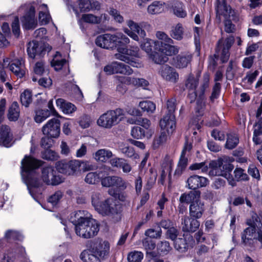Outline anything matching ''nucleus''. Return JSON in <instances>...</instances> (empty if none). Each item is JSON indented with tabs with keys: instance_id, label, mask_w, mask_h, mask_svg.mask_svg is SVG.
<instances>
[{
	"instance_id": "nucleus-1",
	"label": "nucleus",
	"mask_w": 262,
	"mask_h": 262,
	"mask_svg": "<svg viewBox=\"0 0 262 262\" xmlns=\"http://www.w3.org/2000/svg\"><path fill=\"white\" fill-rule=\"evenodd\" d=\"M95 42L98 46L102 48L116 49L117 53L114 54L116 59L135 68H141L143 67L140 60L141 55L139 48L135 46L126 47V45L130 42V39L122 33L105 34L99 36Z\"/></svg>"
},
{
	"instance_id": "nucleus-2",
	"label": "nucleus",
	"mask_w": 262,
	"mask_h": 262,
	"mask_svg": "<svg viewBox=\"0 0 262 262\" xmlns=\"http://www.w3.org/2000/svg\"><path fill=\"white\" fill-rule=\"evenodd\" d=\"M75 220L72 221L75 225L76 234L84 238H90L96 236L99 231V224L92 218L86 211L78 210L74 213Z\"/></svg>"
},
{
	"instance_id": "nucleus-3",
	"label": "nucleus",
	"mask_w": 262,
	"mask_h": 262,
	"mask_svg": "<svg viewBox=\"0 0 262 262\" xmlns=\"http://www.w3.org/2000/svg\"><path fill=\"white\" fill-rule=\"evenodd\" d=\"M42 164L41 160L36 159L31 156H25L21 162V177L33 197V189L39 186L38 174L35 170Z\"/></svg>"
},
{
	"instance_id": "nucleus-4",
	"label": "nucleus",
	"mask_w": 262,
	"mask_h": 262,
	"mask_svg": "<svg viewBox=\"0 0 262 262\" xmlns=\"http://www.w3.org/2000/svg\"><path fill=\"white\" fill-rule=\"evenodd\" d=\"M209 176H222L227 180L229 185H236V181L231 174L234 166L227 159L220 158L212 161L209 163Z\"/></svg>"
},
{
	"instance_id": "nucleus-5",
	"label": "nucleus",
	"mask_w": 262,
	"mask_h": 262,
	"mask_svg": "<svg viewBox=\"0 0 262 262\" xmlns=\"http://www.w3.org/2000/svg\"><path fill=\"white\" fill-rule=\"evenodd\" d=\"M125 112L120 108L110 110L101 115L97 120V124L105 128H111L125 118Z\"/></svg>"
},
{
	"instance_id": "nucleus-6",
	"label": "nucleus",
	"mask_w": 262,
	"mask_h": 262,
	"mask_svg": "<svg viewBox=\"0 0 262 262\" xmlns=\"http://www.w3.org/2000/svg\"><path fill=\"white\" fill-rule=\"evenodd\" d=\"M216 16L220 20L223 17L225 19V30L227 33L233 32L235 30V26L229 19L233 17L234 12L230 7L227 6L225 0H216Z\"/></svg>"
},
{
	"instance_id": "nucleus-7",
	"label": "nucleus",
	"mask_w": 262,
	"mask_h": 262,
	"mask_svg": "<svg viewBox=\"0 0 262 262\" xmlns=\"http://www.w3.org/2000/svg\"><path fill=\"white\" fill-rule=\"evenodd\" d=\"M96 211L103 216H108L115 221L120 219V205L116 204L113 199L107 198Z\"/></svg>"
},
{
	"instance_id": "nucleus-8",
	"label": "nucleus",
	"mask_w": 262,
	"mask_h": 262,
	"mask_svg": "<svg viewBox=\"0 0 262 262\" xmlns=\"http://www.w3.org/2000/svg\"><path fill=\"white\" fill-rule=\"evenodd\" d=\"M19 12H25L22 22L24 27L27 29H32L37 26V21L35 18V8L28 4L21 6L18 9Z\"/></svg>"
},
{
	"instance_id": "nucleus-9",
	"label": "nucleus",
	"mask_w": 262,
	"mask_h": 262,
	"mask_svg": "<svg viewBox=\"0 0 262 262\" xmlns=\"http://www.w3.org/2000/svg\"><path fill=\"white\" fill-rule=\"evenodd\" d=\"M104 72L107 75L120 74L124 75H132L134 71L132 68L123 62L113 61L104 67Z\"/></svg>"
},
{
	"instance_id": "nucleus-10",
	"label": "nucleus",
	"mask_w": 262,
	"mask_h": 262,
	"mask_svg": "<svg viewBox=\"0 0 262 262\" xmlns=\"http://www.w3.org/2000/svg\"><path fill=\"white\" fill-rule=\"evenodd\" d=\"M43 134L49 138H57L60 133V121L54 118L50 119L42 126Z\"/></svg>"
},
{
	"instance_id": "nucleus-11",
	"label": "nucleus",
	"mask_w": 262,
	"mask_h": 262,
	"mask_svg": "<svg viewBox=\"0 0 262 262\" xmlns=\"http://www.w3.org/2000/svg\"><path fill=\"white\" fill-rule=\"evenodd\" d=\"M79 160H71L68 162L59 161L56 164L59 172L67 175H74L81 170Z\"/></svg>"
},
{
	"instance_id": "nucleus-12",
	"label": "nucleus",
	"mask_w": 262,
	"mask_h": 262,
	"mask_svg": "<svg viewBox=\"0 0 262 262\" xmlns=\"http://www.w3.org/2000/svg\"><path fill=\"white\" fill-rule=\"evenodd\" d=\"M51 47L47 45L35 40L30 41L28 45L27 52L29 56L33 59L43 55L46 51H50Z\"/></svg>"
},
{
	"instance_id": "nucleus-13",
	"label": "nucleus",
	"mask_w": 262,
	"mask_h": 262,
	"mask_svg": "<svg viewBox=\"0 0 262 262\" xmlns=\"http://www.w3.org/2000/svg\"><path fill=\"white\" fill-rule=\"evenodd\" d=\"M126 24L128 28H124L123 30L125 34L134 40L138 41L139 40V36L142 38H144L146 36L145 31L138 23L132 20H128L126 21Z\"/></svg>"
},
{
	"instance_id": "nucleus-14",
	"label": "nucleus",
	"mask_w": 262,
	"mask_h": 262,
	"mask_svg": "<svg viewBox=\"0 0 262 262\" xmlns=\"http://www.w3.org/2000/svg\"><path fill=\"white\" fill-rule=\"evenodd\" d=\"M242 239L246 245L253 244L254 240H258L262 244V231L259 230L256 231L254 227H249L244 230Z\"/></svg>"
},
{
	"instance_id": "nucleus-15",
	"label": "nucleus",
	"mask_w": 262,
	"mask_h": 262,
	"mask_svg": "<svg viewBox=\"0 0 262 262\" xmlns=\"http://www.w3.org/2000/svg\"><path fill=\"white\" fill-rule=\"evenodd\" d=\"M234 42V38L232 36L219 40L217 50L221 52V58L223 62H227L230 56L229 49Z\"/></svg>"
},
{
	"instance_id": "nucleus-16",
	"label": "nucleus",
	"mask_w": 262,
	"mask_h": 262,
	"mask_svg": "<svg viewBox=\"0 0 262 262\" xmlns=\"http://www.w3.org/2000/svg\"><path fill=\"white\" fill-rule=\"evenodd\" d=\"M161 132H165L168 135H171L176 128V121L174 115H165L160 121Z\"/></svg>"
},
{
	"instance_id": "nucleus-17",
	"label": "nucleus",
	"mask_w": 262,
	"mask_h": 262,
	"mask_svg": "<svg viewBox=\"0 0 262 262\" xmlns=\"http://www.w3.org/2000/svg\"><path fill=\"white\" fill-rule=\"evenodd\" d=\"M56 171L52 166L44 167L42 171L43 181L48 185H56L62 182L61 178L55 174Z\"/></svg>"
},
{
	"instance_id": "nucleus-18",
	"label": "nucleus",
	"mask_w": 262,
	"mask_h": 262,
	"mask_svg": "<svg viewBox=\"0 0 262 262\" xmlns=\"http://www.w3.org/2000/svg\"><path fill=\"white\" fill-rule=\"evenodd\" d=\"M9 70L17 78H23L26 72L25 60L22 58L14 59L9 65Z\"/></svg>"
},
{
	"instance_id": "nucleus-19",
	"label": "nucleus",
	"mask_w": 262,
	"mask_h": 262,
	"mask_svg": "<svg viewBox=\"0 0 262 262\" xmlns=\"http://www.w3.org/2000/svg\"><path fill=\"white\" fill-rule=\"evenodd\" d=\"M209 180L205 177L198 175L190 176L187 180V187L190 189H196L206 187L209 184Z\"/></svg>"
},
{
	"instance_id": "nucleus-20",
	"label": "nucleus",
	"mask_w": 262,
	"mask_h": 262,
	"mask_svg": "<svg viewBox=\"0 0 262 262\" xmlns=\"http://www.w3.org/2000/svg\"><path fill=\"white\" fill-rule=\"evenodd\" d=\"M110 246L108 242L105 241H99L96 242L95 246L93 248V252L101 259L106 258L110 253Z\"/></svg>"
},
{
	"instance_id": "nucleus-21",
	"label": "nucleus",
	"mask_w": 262,
	"mask_h": 262,
	"mask_svg": "<svg viewBox=\"0 0 262 262\" xmlns=\"http://www.w3.org/2000/svg\"><path fill=\"white\" fill-rule=\"evenodd\" d=\"M101 184L106 187L115 186L122 189L126 187V182L121 178L117 176H108L104 178L101 180Z\"/></svg>"
},
{
	"instance_id": "nucleus-22",
	"label": "nucleus",
	"mask_w": 262,
	"mask_h": 262,
	"mask_svg": "<svg viewBox=\"0 0 262 262\" xmlns=\"http://www.w3.org/2000/svg\"><path fill=\"white\" fill-rule=\"evenodd\" d=\"M195 219L188 216H185L182 219V228L183 231L194 232L199 228L200 223Z\"/></svg>"
},
{
	"instance_id": "nucleus-23",
	"label": "nucleus",
	"mask_w": 262,
	"mask_h": 262,
	"mask_svg": "<svg viewBox=\"0 0 262 262\" xmlns=\"http://www.w3.org/2000/svg\"><path fill=\"white\" fill-rule=\"evenodd\" d=\"M117 79L122 83L142 87L144 89H146L149 84L148 82L143 78H137L134 77L119 76L117 77Z\"/></svg>"
},
{
	"instance_id": "nucleus-24",
	"label": "nucleus",
	"mask_w": 262,
	"mask_h": 262,
	"mask_svg": "<svg viewBox=\"0 0 262 262\" xmlns=\"http://www.w3.org/2000/svg\"><path fill=\"white\" fill-rule=\"evenodd\" d=\"M205 210L204 203L201 201L200 198L194 203L190 205L189 207L190 216L195 219H200L202 216Z\"/></svg>"
},
{
	"instance_id": "nucleus-25",
	"label": "nucleus",
	"mask_w": 262,
	"mask_h": 262,
	"mask_svg": "<svg viewBox=\"0 0 262 262\" xmlns=\"http://www.w3.org/2000/svg\"><path fill=\"white\" fill-rule=\"evenodd\" d=\"M113 156L111 150L107 148H101L93 153V158L99 163H105L113 158Z\"/></svg>"
},
{
	"instance_id": "nucleus-26",
	"label": "nucleus",
	"mask_w": 262,
	"mask_h": 262,
	"mask_svg": "<svg viewBox=\"0 0 262 262\" xmlns=\"http://www.w3.org/2000/svg\"><path fill=\"white\" fill-rule=\"evenodd\" d=\"M160 73L164 79L172 83H176L179 78V75L175 70L167 66H163Z\"/></svg>"
},
{
	"instance_id": "nucleus-27",
	"label": "nucleus",
	"mask_w": 262,
	"mask_h": 262,
	"mask_svg": "<svg viewBox=\"0 0 262 262\" xmlns=\"http://www.w3.org/2000/svg\"><path fill=\"white\" fill-rule=\"evenodd\" d=\"M154 130H145L139 126H134L131 130L132 136L137 139H142L144 138L149 139L152 136Z\"/></svg>"
},
{
	"instance_id": "nucleus-28",
	"label": "nucleus",
	"mask_w": 262,
	"mask_h": 262,
	"mask_svg": "<svg viewBox=\"0 0 262 262\" xmlns=\"http://www.w3.org/2000/svg\"><path fill=\"white\" fill-rule=\"evenodd\" d=\"M79 8L81 12H89L99 10L100 5L95 0H79Z\"/></svg>"
},
{
	"instance_id": "nucleus-29",
	"label": "nucleus",
	"mask_w": 262,
	"mask_h": 262,
	"mask_svg": "<svg viewBox=\"0 0 262 262\" xmlns=\"http://www.w3.org/2000/svg\"><path fill=\"white\" fill-rule=\"evenodd\" d=\"M200 198V192L199 191H191L188 193H182L179 199L181 204H193Z\"/></svg>"
},
{
	"instance_id": "nucleus-30",
	"label": "nucleus",
	"mask_w": 262,
	"mask_h": 262,
	"mask_svg": "<svg viewBox=\"0 0 262 262\" xmlns=\"http://www.w3.org/2000/svg\"><path fill=\"white\" fill-rule=\"evenodd\" d=\"M10 128L6 126H2L0 128V145L6 147L11 145L12 141V135L10 132Z\"/></svg>"
},
{
	"instance_id": "nucleus-31",
	"label": "nucleus",
	"mask_w": 262,
	"mask_h": 262,
	"mask_svg": "<svg viewBox=\"0 0 262 262\" xmlns=\"http://www.w3.org/2000/svg\"><path fill=\"white\" fill-rule=\"evenodd\" d=\"M173 43L165 42L160 43L158 51L167 56H172L177 54L179 52V48L177 46L172 45Z\"/></svg>"
},
{
	"instance_id": "nucleus-32",
	"label": "nucleus",
	"mask_w": 262,
	"mask_h": 262,
	"mask_svg": "<svg viewBox=\"0 0 262 262\" xmlns=\"http://www.w3.org/2000/svg\"><path fill=\"white\" fill-rule=\"evenodd\" d=\"M199 74H190L185 82L186 87L189 90L190 92H192L194 94V97L195 98L198 93L196 91V88L199 84Z\"/></svg>"
},
{
	"instance_id": "nucleus-33",
	"label": "nucleus",
	"mask_w": 262,
	"mask_h": 262,
	"mask_svg": "<svg viewBox=\"0 0 262 262\" xmlns=\"http://www.w3.org/2000/svg\"><path fill=\"white\" fill-rule=\"evenodd\" d=\"M56 105L65 114L69 115L76 111V107L73 104L70 102H66L61 98L56 100Z\"/></svg>"
},
{
	"instance_id": "nucleus-34",
	"label": "nucleus",
	"mask_w": 262,
	"mask_h": 262,
	"mask_svg": "<svg viewBox=\"0 0 262 262\" xmlns=\"http://www.w3.org/2000/svg\"><path fill=\"white\" fill-rule=\"evenodd\" d=\"M38 20L41 25L48 24L51 19L47 5H40L38 8Z\"/></svg>"
},
{
	"instance_id": "nucleus-35",
	"label": "nucleus",
	"mask_w": 262,
	"mask_h": 262,
	"mask_svg": "<svg viewBox=\"0 0 262 262\" xmlns=\"http://www.w3.org/2000/svg\"><path fill=\"white\" fill-rule=\"evenodd\" d=\"M159 43L156 40H152L148 38H146L142 41L140 44V47L141 49L144 51L149 56V54L152 53V48L154 46L155 50L158 51V44Z\"/></svg>"
},
{
	"instance_id": "nucleus-36",
	"label": "nucleus",
	"mask_w": 262,
	"mask_h": 262,
	"mask_svg": "<svg viewBox=\"0 0 262 262\" xmlns=\"http://www.w3.org/2000/svg\"><path fill=\"white\" fill-rule=\"evenodd\" d=\"M172 9L173 14L179 18H185L187 15L185 6L181 2H174Z\"/></svg>"
},
{
	"instance_id": "nucleus-37",
	"label": "nucleus",
	"mask_w": 262,
	"mask_h": 262,
	"mask_svg": "<svg viewBox=\"0 0 262 262\" xmlns=\"http://www.w3.org/2000/svg\"><path fill=\"white\" fill-rule=\"evenodd\" d=\"M100 20L99 17L98 16L91 13H85L83 14L81 18L78 20V23L81 28L83 23L91 24H100Z\"/></svg>"
},
{
	"instance_id": "nucleus-38",
	"label": "nucleus",
	"mask_w": 262,
	"mask_h": 262,
	"mask_svg": "<svg viewBox=\"0 0 262 262\" xmlns=\"http://www.w3.org/2000/svg\"><path fill=\"white\" fill-rule=\"evenodd\" d=\"M165 5V3L155 1L148 6L147 12L151 15L160 14L164 11Z\"/></svg>"
},
{
	"instance_id": "nucleus-39",
	"label": "nucleus",
	"mask_w": 262,
	"mask_h": 262,
	"mask_svg": "<svg viewBox=\"0 0 262 262\" xmlns=\"http://www.w3.org/2000/svg\"><path fill=\"white\" fill-rule=\"evenodd\" d=\"M169 136L165 132H161L159 135L154 137L152 143V148L154 149L160 148L166 142Z\"/></svg>"
},
{
	"instance_id": "nucleus-40",
	"label": "nucleus",
	"mask_w": 262,
	"mask_h": 262,
	"mask_svg": "<svg viewBox=\"0 0 262 262\" xmlns=\"http://www.w3.org/2000/svg\"><path fill=\"white\" fill-rule=\"evenodd\" d=\"M92 205L96 210L104 202L103 195L99 191H94L91 195Z\"/></svg>"
},
{
	"instance_id": "nucleus-41",
	"label": "nucleus",
	"mask_w": 262,
	"mask_h": 262,
	"mask_svg": "<svg viewBox=\"0 0 262 262\" xmlns=\"http://www.w3.org/2000/svg\"><path fill=\"white\" fill-rule=\"evenodd\" d=\"M19 107L17 102H13L8 110V117L10 121H16L19 117Z\"/></svg>"
},
{
	"instance_id": "nucleus-42",
	"label": "nucleus",
	"mask_w": 262,
	"mask_h": 262,
	"mask_svg": "<svg viewBox=\"0 0 262 262\" xmlns=\"http://www.w3.org/2000/svg\"><path fill=\"white\" fill-rule=\"evenodd\" d=\"M184 29L182 24L178 23L173 26L170 31V36L174 39L181 40L183 38Z\"/></svg>"
},
{
	"instance_id": "nucleus-43",
	"label": "nucleus",
	"mask_w": 262,
	"mask_h": 262,
	"mask_svg": "<svg viewBox=\"0 0 262 262\" xmlns=\"http://www.w3.org/2000/svg\"><path fill=\"white\" fill-rule=\"evenodd\" d=\"M120 151L128 158H133L134 159H137L139 158V155L136 154L134 149L127 146L123 143H122L119 146Z\"/></svg>"
},
{
	"instance_id": "nucleus-44",
	"label": "nucleus",
	"mask_w": 262,
	"mask_h": 262,
	"mask_svg": "<svg viewBox=\"0 0 262 262\" xmlns=\"http://www.w3.org/2000/svg\"><path fill=\"white\" fill-rule=\"evenodd\" d=\"M93 251L85 250L80 254V258L83 262H100L99 258L92 253Z\"/></svg>"
},
{
	"instance_id": "nucleus-45",
	"label": "nucleus",
	"mask_w": 262,
	"mask_h": 262,
	"mask_svg": "<svg viewBox=\"0 0 262 262\" xmlns=\"http://www.w3.org/2000/svg\"><path fill=\"white\" fill-rule=\"evenodd\" d=\"M66 62V59L62 58L61 54L57 52L51 62V64L56 71H58L62 68Z\"/></svg>"
},
{
	"instance_id": "nucleus-46",
	"label": "nucleus",
	"mask_w": 262,
	"mask_h": 262,
	"mask_svg": "<svg viewBox=\"0 0 262 262\" xmlns=\"http://www.w3.org/2000/svg\"><path fill=\"white\" fill-rule=\"evenodd\" d=\"M20 102L23 105L28 107L32 101V94L30 90H24L20 95Z\"/></svg>"
},
{
	"instance_id": "nucleus-47",
	"label": "nucleus",
	"mask_w": 262,
	"mask_h": 262,
	"mask_svg": "<svg viewBox=\"0 0 262 262\" xmlns=\"http://www.w3.org/2000/svg\"><path fill=\"white\" fill-rule=\"evenodd\" d=\"M148 57L155 63L157 64H161L166 62L168 60V57L159 51V52L157 51L153 52L149 54Z\"/></svg>"
},
{
	"instance_id": "nucleus-48",
	"label": "nucleus",
	"mask_w": 262,
	"mask_h": 262,
	"mask_svg": "<svg viewBox=\"0 0 262 262\" xmlns=\"http://www.w3.org/2000/svg\"><path fill=\"white\" fill-rule=\"evenodd\" d=\"M191 55L187 54L182 56H179L177 57L176 66L179 68H183L188 65L191 59Z\"/></svg>"
},
{
	"instance_id": "nucleus-49",
	"label": "nucleus",
	"mask_w": 262,
	"mask_h": 262,
	"mask_svg": "<svg viewBox=\"0 0 262 262\" xmlns=\"http://www.w3.org/2000/svg\"><path fill=\"white\" fill-rule=\"evenodd\" d=\"M51 116L48 110H41L36 112L34 120L36 123H40Z\"/></svg>"
},
{
	"instance_id": "nucleus-50",
	"label": "nucleus",
	"mask_w": 262,
	"mask_h": 262,
	"mask_svg": "<svg viewBox=\"0 0 262 262\" xmlns=\"http://www.w3.org/2000/svg\"><path fill=\"white\" fill-rule=\"evenodd\" d=\"M139 106L144 112L148 114H152L156 110V104L150 101H141Z\"/></svg>"
},
{
	"instance_id": "nucleus-51",
	"label": "nucleus",
	"mask_w": 262,
	"mask_h": 262,
	"mask_svg": "<svg viewBox=\"0 0 262 262\" xmlns=\"http://www.w3.org/2000/svg\"><path fill=\"white\" fill-rule=\"evenodd\" d=\"M41 157L47 160L55 161L59 158V155L55 151L47 149L41 152Z\"/></svg>"
},
{
	"instance_id": "nucleus-52",
	"label": "nucleus",
	"mask_w": 262,
	"mask_h": 262,
	"mask_svg": "<svg viewBox=\"0 0 262 262\" xmlns=\"http://www.w3.org/2000/svg\"><path fill=\"white\" fill-rule=\"evenodd\" d=\"M156 36L159 40H156L159 43H158V46H159L160 43L163 44L165 42L173 43V40L164 32L157 31L156 33Z\"/></svg>"
},
{
	"instance_id": "nucleus-53",
	"label": "nucleus",
	"mask_w": 262,
	"mask_h": 262,
	"mask_svg": "<svg viewBox=\"0 0 262 262\" xmlns=\"http://www.w3.org/2000/svg\"><path fill=\"white\" fill-rule=\"evenodd\" d=\"M99 173L97 172H89L85 178V182L89 184H95L99 181Z\"/></svg>"
},
{
	"instance_id": "nucleus-54",
	"label": "nucleus",
	"mask_w": 262,
	"mask_h": 262,
	"mask_svg": "<svg viewBox=\"0 0 262 262\" xmlns=\"http://www.w3.org/2000/svg\"><path fill=\"white\" fill-rule=\"evenodd\" d=\"M143 258V254L140 251L130 252L127 257L128 262H140Z\"/></svg>"
},
{
	"instance_id": "nucleus-55",
	"label": "nucleus",
	"mask_w": 262,
	"mask_h": 262,
	"mask_svg": "<svg viewBox=\"0 0 262 262\" xmlns=\"http://www.w3.org/2000/svg\"><path fill=\"white\" fill-rule=\"evenodd\" d=\"M174 248L179 251L183 252L186 251L188 247L187 244L185 239L183 238H178L176 239L174 243Z\"/></svg>"
},
{
	"instance_id": "nucleus-56",
	"label": "nucleus",
	"mask_w": 262,
	"mask_h": 262,
	"mask_svg": "<svg viewBox=\"0 0 262 262\" xmlns=\"http://www.w3.org/2000/svg\"><path fill=\"white\" fill-rule=\"evenodd\" d=\"M238 143V138L235 135H229L227 139L226 146L228 149L234 148Z\"/></svg>"
},
{
	"instance_id": "nucleus-57",
	"label": "nucleus",
	"mask_w": 262,
	"mask_h": 262,
	"mask_svg": "<svg viewBox=\"0 0 262 262\" xmlns=\"http://www.w3.org/2000/svg\"><path fill=\"white\" fill-rule=\"evenodd\" d=\"M234 174L236 181H247L249 179L248 175L242 168H236L234 171Z\"/></svg>"
},
{
	"instance_id": "nucleus-58",
	"label": "nucleus",
	"mask_w": 262,
	"mask_h": 262,
	"mask_svg": "<svg viewBox=\"0 0 262 262\" xmlns=\"http://www.w3.org/2000/svg\"><path fill=\"white\" fill-rule=\"evenodd\" d=\"M166 165L167 167L162 170L160 178L159 179V182L162 185L164 184L167 173H168L169 176L170 175L173 166V164L171 161L168 162Z\"/></svg>"
},
{
	"instance_id": "nucleus-59",
	"label": "nucleus",
	"mask_w": 262,
	"mask_h": 262,
	"mask_svg": "<svg viewBox=\"0 0 262 262\" xmlns=\"http://www.w3.org/2000/svg\"><path fill=\"white\" fill-rule=\"evenodd\" d=\"M209 168L206 164L205 162L195 163L189 166V169L191 170H201L203 173L206 172Z\"/></svg>"
},
{
	"instance_id": "nucleus-60",
	"label": "nucleus",
	"mask_w": 262,
	"mask_h": 262,
	"mask_svg": "<svg viewBox=\"0 0 262 262\" xmlns=\"http://www.w3.org/2000/svg\"><path fill=\"white\" fill-rule=\"evenodd\" d=\"M62 196L63 193L60 191H57L49 197L48 202L52 204L53 206L56 205Z\"/></svg>"
},
{
	"instance_id": "nucleus-61",
	"label": "nucleus",
	"mask_w": 262,
	"mask_h": 262,
	"mask_svg": "<svg viewBox=\"0 0 262 262\" xmlns=\"http://www.w3.org/2000/svg\"><path fill=\"white\" fill-rule=\"evenodd\" d=\"M248 172L252 178L257 180L260 179V176L259 170L254 164H251L249 165Z\"/></svg>"
},
{
	"instance_id": "nucleus-62",
	"label": "nucleus",
	"mask_w": 262,
	"mask_h": 262,
	"mask_svg": "<svg viewBox=\"0 0 262 262\" xmlns=\"http://www.w3.org/2000/svg\"><path fill=\"white\" fill-rule=\"evenodd\" d=\"M91 122L92 121L90 116L83 115L80 117L78 123L82 128H86L90 126Z\"/></svg>"
},
{
	"instance_id": "nucleus-63",
	"label": "nucleus",
	"mask_w": 262,
	"mask_h": 262,
	"mask_svg": "<svg viewBox=\"0 0 262 262\" xmlns=\"http://www.w3.org/2000/svg\"><path fill=\"white\" fill-rule=\"evenodd\" d=\"M157 249L159 252L163 254H166L171 250V247L167 242H161L158 244Z\"/></svg>"
},
{
	"instance_id": "nucleus-64",
	"label": "nucleus",
	"mask_w": 262,
	"mask_h": 262,
	"mask_svg": "<svg viewBox=\"0 0 262 262\" xmlns=\"http://www.w3.org/2000/svg\"><path fill=\"white\" fill-rule=\"evenodd\" d=\"M143 245L147 252H150L156 247L155 243L151 239L146 238L143 241Z\"/></svg>"
}]
</instances>
